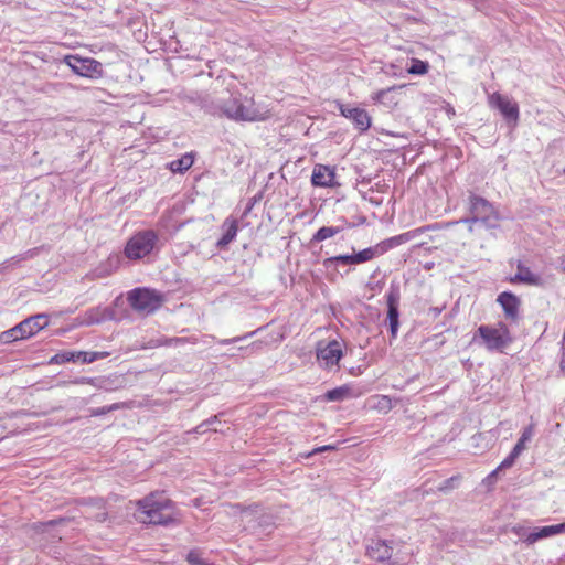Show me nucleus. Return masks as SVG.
I'll use <instances>...</instances> for the list:
<instances>
[{
    "mask_svg": "<svg viewBox=\"0 0 565 565\" xmlns=\"http://www.w3.org/2000/svg\"><path fill=\"white\" fill-rule=\"evenodd\" d=\"M106 519H107V513H106V512L99 513V514L97 515V520H98L99 522H104Z\"/></svg>",
    "mask_w": 565,
    "mask_h": 565,
    "instance_id": "a18cd8bd",
    "label": "nucleus"
},
{
    "mask_svg": "<svg viewBox=\"0 0 565 565\" xmlns=\"http://www.w3.org/2000/svg\"><path fill=\"white\" fill-rule=\"evenodd\" d=\"M467 224L469 225V232H473V225H475L476 223H467Z\"/></svg>",
    "mask_w": 565,
    "mask_h": 565,
    "instance_id": "09e8293b",
    "label": "nucleus"
},
{
    "mask_svg": "<svg viewBox=\"0 0 565 565\" xmlns=\"http://www.w3.org/2000/svg\"><path fill=\"white\" fill-rule=\"evenodd\" d=\"M107 353L105 352H85V351H78V352H62L57 353L54 356H52L50 363L53 364H63L66 362H75V361H82L83 363H92L96 361L99 358L106 356Z\"/></svg>",
    "mask_w": 565,
    "mask_h": 565,
    "instance_id": "ddd939ff",
    "label": "nucleus"
},
{
    "mask_svg": "<svg viewBox=\"0 0 565 565\" xmlns=\"http://www.w3.org/2000/svg\"><path fill=\"white\" fill-rule=\"evenodd\" d=\"M340 232L339 227L333 226H322L319 228L316 234L312 237L313 242H322L324 239H328L334 235H337Z\"/></svg>",
    "mask_w": 565,
    "mask_h": 565,
    "instance_id": "393cba45",
    "label": "nucleus"
},
{
    "mask_svg": "<svg viewBox=\"0 0 565 565\" xmlns=\"http://www.w3.org/2000/svg\"><path fill=\"white\" fill-rule=\"evenodd\" d=\"M519 456L520 454L512 449L509 456L498 466V470L502 471L504 469L511 468Z\"/></svg>",
    "mask_w": 565,
    "mask_h": 565,
    "instance_id": "72a5a7b5",
    "label": "nucleus"
},
{
    "mask_svg": "<svg viewBox=\"0 0 565 565\" xmlns=\"http://www.w3.org/2000/svg\"><path fill=\"white\" fill-rule=\"evenodd\" d=\"M451 223H433L425 226L417 227L415 230L402 233L399 235L390 237L387 239H384L383 242L379 243L380 247L383 248V254H385L387 250L399 246L402 244H405L417 236H419L423 233L429 232V231H438L443 228H447L450 226Z\"/></svg>",
    "mask_w": 565,
    "mask_h": 565,
    "instance_id": "6e6552de",
    "label": "nucleus"
},
{
    "mask_svg": "<svg viewBox=\"0 0 565 565\" xmlns=\"http://www.w3.org/2000/svg\"><path fill=\"white\" fill-rule=\"evenodd\" d=\"M115 310L111 308H102V307H94L88 309L84 313L83 318V324L85 326H92V324H99L105 321L115 320Z\"/></svg>",
    "mask_w": 565,
    "mask_h": 565,
    "instance_id": "f3484780",
    "label": "nucleus"
},
{
    "mask_svg": "<svg viewBox=\"0 0 565 565\" xmlns=\"http://www.w3.org/2000/svg\"><path fill=\"white\" fill-rule=\"evenodd\" d=\"M335 172L333 168L323 164H317L313 168L311 182L315 186L333 188L337 185Z\"/></svg>",
    "mask_w": 565,
    "mask_h": 565,
    "instance_id": "dca6fc26",
    "label": "nucleus"
},
{
    "mask_svg": "<svg viewBox=\"0 0 565 565\" xmlns=\"http://www.w3.org/2000/svg\"><path fill=\"white\" fill-rule=\"evenodd\" d=\"M49 323V316L44 313H39L32 317H29L21 321L18 324V330L21 331L20 337L23 339H28L35 333H38L40 330L45 328Z\"/></svg>",
    "mask_w": 565,
    "mask_h": 565,
    "instance_id": "4468645a",
    "label": "nucleus"
},
{
    "mask_svg": "<svg viewBox=\"0 0 565 565\" xmlns=\"http://www.w3.org/2000/svg\"><path fill=\"white\" fill-rule=\"evenodd\" d=\"M74 384H93L94 380L88 377H79L73 381Z\"/></svg>",
    "mask_w": 565,
    "mask_h": 565,
    "instance_id": "a19ab883",
    "label": "nucleus"
},
{
    "mask_svg": "<svg viewBox=\"0 0 565 565\" xmlns=\"http://www.w3.org/2000/svg\"><path fill=\"white\" fill-rule=\"evenodd\" d=\"M127 301L135 311L149 315L160 308L162 297L149 288H135L127 294Z\"/></svg>",
    "mask_w": 565,
    "mask_h": 565,
    "instance_id": "20e7f679",
    "label": "nucleus"
},
{
    "mask_svg": "<svg viewBox=\"0 0 565 565\" xmlns=\"http://www.w3.org/2000/svg\"><path fill=\"white\" fill-rule=\"evenodd\" d=\"M532 435H533L532 427L525 428L523 430L521 437L519 438L518 443L513 447V449L521 455L522 451L525 449L526 441H529L531 439Z\"/></svg>",
    "mask_w": 565,
    "mask_h": 565,
    "instance_id": "c756f323",
    "label": "nucleus"
},
{
    "mask_svg": "<svg viewBox=\"0 0 565 565\" xmlns=\"http://www.w3.org/2000/svg\"><path fill=\"white\" fill-rule=\"evenodd\" d=\"M121 406L122 405L119 404V403H114V404L108 405V406H103V407L94 408V409L90 411V413H92L93 416H103V415H106L109 412H113V411L121 408Z\"/></svg>",
    "mask_w": 565,
    "mask_h": 565,
    "instance_id": "f704fd0d",
    "label": "nucleus"
},
{
    "mask_svg": "<svg viewBox=\"0 0 565 565\" xmlns=\"http://www.w3.org/2000/svg\"><path fill=\"white\" fill-rule=\"evenodd\" d=\"M513 532L519 536V539L524 542V537L531 532L523 526L513 527Z\"/></svg>",
    "mask_w": 565,
    "mask_h": 565,
    "instance_id": "4c0bfd02",
    "label": "nucleus"
},
{
    "mask_svg": "<svg viewBox=\"0 0 565 565\" xmlns=\"http://www.w3.org/2000/svg\"><path fill=\"white\" fill-rule=\"evenodd\" d=\"M355 260L356 264H362L369 260H372L375 257L383 255V248L380 247L379 244L367 247L363 250H360L359 253H355Z\"/></svg>",
    "mask_w": 565,
    "mask_h": 565,
    "instance_id": "4be33fe9",
    "label": "nucleus"
},
{
    "mask_svg": "<svg viewBox=\"0 0 565 565\" xmlns=\"http://www.w3.org/2000/svg\"><path fill=\"white\" fill-rule=\"evenodd\" d=\"M206 422H210V425H212V424H214V423L218 422V416H217V415L212 416V417H211L210 419H207Z\"/></svg>",
    "mask_w": 565,
    "mask_h": 565,
    "instance_id": "de8ad7c7",
    "label": "nucleus"
},
{
    "mask_svg": "<svg viewBox=\"0 0 565 565\" xmlns=\"http://www.w3.org/2000/svg\"><path fill=\"white\" fill-rule=\"evenodd\" d=\"M335 449V446L333 445H327V446H322V447H319V448H316L312 454H317V452H322V451H327V450H334Z\"/></svg>",
    "mask_w": 565,
    "mask_h": 565,
    "instance_id": "79ce46f5",
    "label": "nucleus"
},
{
    "mask_svg": "<svg viewBox=\"0 0 565 565\" xmlns=\"http://www.w3.org/2000/svg\"><path fill=\"white\" fill-rule=\"evenodd\" d=\"M501 470H498V468L495 470H493L488 477H487V480L489 482H493L494 479L497 478V476L499 475Z\"/></svg>",
    "mask_w": 565,
    "mask_h": 565,
    "instance_id": "37998d69",
    "label": "nucleus"
},
{
    "mask_svg": "<svg viewBox=\"0 0 565 565\" xmlns=\"http://www.w3.org/2000/svg\"><path fill=\"white\" fill-rule=\"evenodd\" d=\"M62 522H64V519L51 520V521L47 522V525L53 526V525H56V524L62 523Z\"/></svg>",
    "mask_w": 565,
    "mask_h": 565,
    "instance_id": "49530a36",
    "label": "nucleus"
},
{
    "mask_svg": "<svg viewBox=\"0 0 565 565\" xmlns=\"http://www.w3.org/2000/svg\"><path fill=\"white\" fill-rule=\"evenodd\" d=\"M516 269V274L509 278L511 284H524L541 288L545 287V279L541 275L533 273L521 260L518 262Z\"/></svg>",
    "mask_w": 565,
    "mask_h": 565,
    "instance_id": "f8f14e48",
    "label": "nucleus"
},
{
    "mask_svg": "<svg viewBox=\"0 0 565 565\" xmlns=\"http://www.w3.org/2000/svg\"><path fill=\"white\" fill-rule=\"evenodd\" d=\"M366 553L372 559L383 563L391 559L393 547L384 540H372Z\"/></svg>",
    "mask_w": 565,
    "mask_h": 565,
    "instance_id": "a211bd4d",
    "label": "nucleus"
},
{
    "mask_svg": "<svg viewBox=\"0 0 565 565\" xmlns=\"http://www.w3.org/2000/svg\"><path fill=\"white\" fill-rule=\"evenodd\" d=\"M498 302L501 305L507 318L515 320L519 316L520 299L510 291H503L498 296Z\"/></svg>",
    "mask_w": 565,
    "mask_h": 565,
    "instance_id": "6ab92c4d",
    "label": "nucleus"
},
{
    "mask_svg": "<svg viewBox=\"0 0 565 565\" xmlns=\"http://www.w3.org/2000/svg\"><path fill=\"white\" fill-rule=\"evenodd\" d=\"M479 337L489 351H502L511 342V337L508 327L500 323L499 328L482 324L478 328L473 341Z\"/></svg>",
    "mask_w": 565,
    "mask_h": 565,
    "instance_id": "39448f33",
    "label": "nucleus"
},
{
    "mask_svg": "<svg viewBox=\"0 0 565 565\" xmlns=\"http://www.w3.org/2000/svg\"><path fill=\"white\" fill-rule=\"evenodd\" d=\"M350 396V388L348 386H339L333 390H329L324 394V398L329 402H341Z\"/></svg>",
    "mask_w": 565,
    "mask_h": 565,
    "instance_id": "5701e85b",
    "label": "nucleus"
},
{
    "mask_svg": "<svg viewBox=\"0 0 565 565\" xmlns=\"http://www.w3.org/2000/svg\"><path fill=\"white\" fill-rule=\"evenodd\" d=\"M561 266H562L563 270L565 271V259H563V260L561 262Z\"/></svg>",
    "mask_w": 565,
    "mask_h": 565,
    "instance_id": "8fccbe9b",
    "label": "nucleus"
},
{
    "mask_svg": "<svg viewBox=\"0 0 565 565\" xmlns=\"http://www.w3.org/2000/svg\"><path fill=\"white\" fill-rule=\"evenodd\" d=\"M470 217L462 218L454 224L462 223H481L487 228H495L498 226L499 214L493 205L482 196L470 194L469 196Z\"/></svg>",
    "mask_w": 565,
    "mask_h": 565,
    "instance_id": "f03ea898",
    "label": "nucleus"
},
{
    "mask_svg": "<svg viewBox=\"0 0 565 565\" xmlns=\"http://www.w3.org/2000/svg\"><path fill=\"white\" fill-rule=\"evenodd\" d=\"M186 559L191 565H210L204 559H202L200 555L196 554L195 552H190L186 556Z\"/></svg>",
    "mask_w": 565,
    "mask_h": 565,
    "instance_id": "c9c22d12",
    "label": "nucleus"
},
{
    "mask_svg": "<svg viewBox=\"0 0 565 565\" xmlns=\"http://www.w3.org/2000/svg\"><path fill=\"white\" fill-rule=\"evenodd\" d=\"M541 530H542L545 539L561 534V533H565V522L559 523V524H554V525L541 526Z\"/></svg>",
    "mask_w": 565,
    "mask_h": 565,
    "instance_id": "7c9ffc66",
    "label": "nucleus"
},
{
    "mask_svg": "<svg viewBox=\"0 0 565 565\" xmlns=\"http://www.w3.org/2000/svg\"><path fill=\"white\" fill-rule=\"evenodd\" d=\"M545 539L541 527H534L527 535L524 537V543L527 545L534 544L535 542Z\"/></svg>",
    "mask_w": 565,
    "mask_h": 565,
    "instance_id": "473e14b6",
    "label": "nucleus"
},
{
    "mask_svg": "<svg viewBox=\"0 0 565 565\" xmlns=\"http://www.w3.org/2000/svg\"><path fill=\"white\" fill-rule=\"evenodd\" d=\"M20 334H21V331L18 330V324H17L12 329L3 332L2 335H1V339L4 342H12V341H17V340L23 339L22 337H20Z\"/></svg>",
    "mask_w": 565,
    "mask_h": 565,
    "instance_id": "2f4dec72",
    "label": "nucleus"
},
{
    "mask_svg": "<svg viewBox=\"0 0 565 565\" xmlns=\"http://www.w3.org/2000/svg\"><path fill=\"white\" fill-rule=\"evenodd\" d=\"M559 367L563 372H565V350H562V358L559 362Z\"/></svg>",
    "mask_w": 565,
    "mask_h": 565,
    "instance_id": "c03bdc74",
    "label": "nucleus"
},
{
    "mask_svg": "<svg viewBox=\"0 0 565 565\" xmlns=\"http://www.w3.org/2000/svg\"><path fill=\"white\" fill-rule=\"evenodd\" d=\"M396 88H397L396 86H392V87H388V88H385V89H381V90L376 92L372 96V99L374 102L382 103V104H385V105L396 104V102H394L393 98H390L391 92L396 89Z\"/></svg>",
    "mask_w": 565,
    "mask_h": 565,
    "instance_id": "a878e982",
    "label": "nucleus"
},
{
    "mask_svg": "<svg viewBox=\"0 0 565 565\" xmlns=\"http://www.w3.org/2000/svg\"><path fill=\"white\" fill-rule=\"evenodd\" d=\"M428 67L429 65L427 62L413 58L411 66L407 68V73L412 75H424L428 72Z\"/></svg>",
    "mask_w": 565,
    "mask_h": 565,
    "instance_id": "bb28decb",
    "label": "nucleus"
},
{
    "mask_svg": "<svg viewBox=\"0 0 565 565\" xmlns=\"http://www.w3.org/2000/svg\"><path fill=\"white\" fill-rule=\"evenodd\" d=\"M63 62L79 76L89 78H100L103 76V65L94 58L66 55Z\"/></svg>",
    "mask_w": 565,
    "mask_h": 565,
    "instance_id": "0eeeda50",
    "label": "nucleus"
},
{
    "mask_svg": "<svg viewBox=\"0 0 565 565\" xmlns=\"http://www.w3.org/2000/svg\"><path fill=\"white\" fill-rule=\"evenodd\" d=\"M317 358L323 363L324 367L338 364L342 358L341 344L335 340L329 342L326 347L318 349Z\"/></svg>",
    "mask_w": 565,
    "mask_h": 565,
    "instance_id": "2eb2a0df",
    "label": "nucleus"
},
{
    "mask_svg": "<svg viewBox=\"0 0 565 565\" xmlns=\"http://www.w3.org/2000/svg\"><path fill=\"white\" fill-rule=\"evenodd\" d=\"M255 333L254 332H250V333H247L246 335H243V337H235V338H232V339H223V340H218V343L220 344H230V343H236V342H239L241 340L247 338V337H250Z\"/></svg>",
    "mask_w": 565,
    "mask_h": 565,
    "instance_id": "e433bc0d",
    "label": "nucleus"
},
{
    "mask_svg": "<svg viewBox=\"0 0 565 565\" xmlns=\"http://www.w3.org/2000/svg\"><path fill=\"white\" fill-rule=\"evenodd\" d=\"M333 264H342V265H358L355 260V255H338L332 256L323 260V266L329 268Z\"/></svg>",
    "mask_w": 565,
    "mask_h": 565,
    "instance_id": "b1692460",
    "label": "nucleus"
},
{
    "mask_svg": "<svg viewBox=\"0 0 565 565\" xmlns=\"http://www.w3.org/2000/svg\"><path fill=\"white\" fill-rule=\"evenodd\" d=\"M460 476H452L446 480H444L438 487L437 490L439 492L448 493L451 490L456 489L459 484Z\"/></svg>",
    "mask_w": 565,
    "mask_h": 565,
    "instance_id": "c85d7f7f",
    "label": "nucleus"
},
{
    "mask_svg": "<svg viewBox=\"0 0 565 565\" xmlns=\"http://www.w3.org/2000/svg\"><path fill=\"white\" fill-rule=\"evenodd\" d=\"M216 107L217 114L228 119L253 121L257 118L256 110L252 106L244 105L239 96L231 95L228 99H218Z\"/></svg>",
    "mask_w": 565,
    "mask_h": 565,
    "instance_id": "7ed1b4c3",
    "label": "nucleus"
},
{
    "mask_svg": "<svg viewBox=\"0 0 565 565\" xmlns=\"http://www.w3.org/2000/svg\"><path fill=\"white\" fill-rule=\"evenodd\" d=\"M223 227H225V232L216 243L218 248H225L236 237L238 230L237 222L235 220L231 222L226 221Z\"/></svg>",
    "mask_w": 565,
    "mask_h": 565,
    "instance_id": "412c9836",
    "label": "nucleus"
},
{
    "mask_svg": "<svg viewBox=\"0 0 565 565\" xmlns=\"http://www.w3.org/2000/svg\"><path fill=\"white\" fill-rule=\"evenodd\" d=\"M138 520L145 524L169 525L174 521L171 514L163 511L172 508V501L158 493H150L137 502Z\"/></svg>",
    "mask_w": 565,
    "mask_h": 565,
    "instance_id": "f257e3e1",
    "label": "nucleus"
},
{
    "mask_svg": "<svg viewBox=\"0 0 565 565\" xmlns=\"http://www.w3.org/2000/svg\"><path fill=\"white\" fill-rule=\"evenodd\" d=\"M185 342L184 338H170L164 341L166 345L179 344Z\"/></svg>",
    "mask_w": 565,
    "mask_h": 565,
    "instance_id": "ea45409f",
    "label": "nucleus"
},
{
    "mask_svg": "<svg viewBox=\"0 0 565 565\" xmlns=\"http://www.w3.org/2000/svg\"><path fill=\"white\" fill-rule=\"evenodd\" d=\"M374 399L373 407L380 412L388 413L393 408L392 399L386 395H377Z\"/></svg>",
    "mask_w": 565,
    "mask_h": 565,
    "instance_id": "cd10ccee",
    "label": "nucleus"
},
{
    "mask_svg": "<svg viewBox=\"0 0 565 565\" xmlns=\"http://www.w3.org/2000/svg\"><path fill=\"white\" fill-rule=\"evenodd\" d=\"M209 426H210V422H203L195 427L194 431L196 434H204L205 431H207Z\"/></svg>",
    "mask_w": 565,
    "mask_h": 565,
    "instance_id": "58836bf2",
    "label": "nucleus"
},
{
    "mask_svg": "<svg viewBox=\"0 0 565 565\" xmlns=\"http://www.w3.org/2000/svg\"><path fill=\"white\" fill-rule=\"evenodd\" d=\"M564 173H565V169H564Z\"/></svg>",
    "mask_w": 565,
    "mask_h": 565,
    "instance_id": "3c124183",
    "label": "nucleus"
},
{
    "mask_svg": "<svg viewBox=\"0 0 565 565\" xmlns=\"http://www.w3.org/2000/svg\"><path fill=\"white\" fill-rule=\"evenodd\" d=\"M489 105L493 108L499 109L502 116L507 120H512L514 122L519 119V106L516 103L512 102L508 96H503L499 93H493L489 96Z\"/></svg>",
    "mask_w": 565,
    "mask_h": 565,
    "instance_id": "9b49d317",
    "label": "nucleus"
},
{
    "mask_svg": "<svg viewBox=\"0 0 565 565\" xmlns=\"http://www.w3.org/2000/svg\"><path fill=\"white\" fill-rule=\"evenodd\" d=\"M158 241V234L153 230L136 233L126 244L125 255L129 259H140L149 255Z\"/></svg>",
    "mask_w": 565,
    "mask_h": 565,
    "instance_id": "423d86ee",
    "label": "nucleus"
},
{
    "mask_svg": "<svg viewBox=\"0 0 565 565\" xmlns=\"http://www.w3.org/2000/svg\"><path fill=\"white\" fill-rule=\"evenodd\" d=\"M194 163V154L192 152L183 154L181 158L171 161L168 163V168L173 173H184L188 171Z\"/></svg>",
    "mask_w": 565,
    "mask_h": 565,
    "instance_id": "aec40b11",
    "label": "nucleus"
},
{
    "mask_svg": "<svg viewBox=\"0 0 565 565\" xmlns=\"http://www.w3.org/2000/svg\"><path fill=\"white\" fill-rule=\"evenodd\" d=\"M399 288L396 285H391L388 292L386 294V305H387V320L390 322V331L393 338L396 337L399 326Z\"/></svg>",
    "mask_w": 565,
    "mask_h": 565,
    "instance_id": "9d476101",
    "label": "nucleus"
},
{
    "mask_svg": "<svg viewBox=\"0 0 565 565\" xmlns=\"http://www.w3.org/2000/svg\"><path fill=\"white\" fill-rule=\"evenodd\" d=\"M339 111L343 117L350 119L361 132L369 130L371 127L372 118L363 108L353 107L349 104H339Z\"/></svg>",
    "mask_w": 565,
    "mask_h": 565,
    "instance_id": "1a4fd4ad",
    "label": "nucleus"
}]
</instances>
